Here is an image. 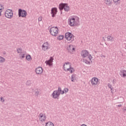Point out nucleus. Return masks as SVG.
<instances>
[{"mask_svg": "<svg viewBox=\"0 0 126 126\" xmlns=\"http://www.w3.org/2000/svg\"><path fill=\"white\" fill-rule=\"evenodd\" d=\"M63 68L65 71H70L71 73H72L74 71L73 68L71 67V64H70V63L68 62H65L63 64Z\"/></svg>", "mask_w": 126, "mask_h": 126, "instance_id": "f257e3e1", "label": "nucleus"}, {"mask_svg": "<svg viewBox=\"0 0 126 126\" xmlns=\"http://www.w3.org/2000/svg\"><path fill=\"white\" fill-rule=\"evenodd\" d=\"M68 23L70 26H79V18H71L69 19Z\"/></svg>", "mask_w": 126, "mask_h": 126, "instance_id": "f03ea898", "label": "nucleus"}, {"mask_svg": "<svg viewBox=\"0 0 126 126\" xmlns=\"http://www.w3.org/2000/svg\"><path fill=\"white\" fill-rule=\"evenodd\" d=\"M62 88L60 87H58V90L56 91H54L52 93V97L54 99H57L58 97L61 95V93H62Z\"/></svg>", "mask_w": 126, "mask_h": 126, "instance_id": "7ed1b4c3", "label": "nucleus"}, {"mask_svg": "<svg viewBox=\"0 0 126 126\" xmlns=\"http://www.w3.org/2000/svg\"><path fill=\"white\" fill-rule=\"evenodd\" d=\"M65 38L67 41H71L70 43H72L74 41V35L71 32H67L65 34Z\"/></svg>", "mask_w": 126, "mask_h": 126, "instance_id": "20e7f679", "label": "nucleus"}, {"mask_svg": "<svg viewBox=\"0 0 126 126\" xmlns=\"http://www.w3.org/2000/svg\"><path fill=\"white\" fill-rule=\"evenodd\" d=\"M89 55V56H88ZM81 56L84 58L88 57V59H89L90 61H91V60H92V56L89 54V52H88V51L87 50H82L81 52Z\"/></svg>", "mask_w": 126, "mask_h": 126, "instance_id": "39448f33", "label": "nucleus"}, {"mask_svg": "<svg viewBox=\"0 0 126 126\" xmlns=\"http://www.w3.org/2000/svg\"><path fill=\"white\" fill-rule=\"evenodd\" d=\"M59 32V29L58 28V27H52L49 31V32L52 36H55L56 37V36H58V33Z\"/></svg>", "mask_w": 126, "mask_h": 126, "instance_id": "423d86ee", "label": "nucleus"}, {"mask_svg": "<svg viewBox=\"0 0 126 126\" xmlns=\"http://www.w3.org/2000/svg\"><path fill=\"white\" fill-rule=\"evenodd\" d=\"M5 16L9 19L12 18L13 17V12L10 9H7L5 12Z\"/></svg>", "mask_w": 126, "mask_h": 126, "instance_id": "0eeeda50", "label": "nucleus"}, {"mask_svg": "<svg viewBox=\"0 0 126 126\" xmlns=\"http://www.w3.org/2000/svg\"><path fill=\"white\" fill-rule=\"evenodd\" d=\"M27 15V12L24 10H19V17H26Z\"/></svg>", "mask_w": 126, "mask_h": 126, "instance_id": "6e6552de", "label": "nucleus"}, {"mask_svg": "<svg viewBox=\"0 0 126 126\" xmlns=\"http://www.w3.org/2000/svg\"><path fill=\"white\" fill-rule=\"evenodd\" d=\"M17 52L18 54H20V59H24L25 58V54L22 53V48H17Z\"/></svg>", "mask_w": 126, "mask_h": 126, "instance_id": "1a4fd4ad", "label": "nucleus"}, {"mask_svg": "<svg viewBox=\"0 0 126 126\" xmlns=\"http://www.w3.org/2000/svg\"><path fill=\"white\" fill-rule=\"evenodd\" d=\"M53 61H54V58L51 57L49 60L45 61V63L47 65L52 66L53 65Z\"/></svg>", "mask_w": 126, "mask_h": 126, "instance_id": "9d476101", "label": "nucleus"}, {"mask_svg": "<svg viewBox=\"0 0 126 126\" xmlns=\"http://www.w3.org/2000/svg\"><path fill=\"white\" fill-rule=\"evenodd\" d=\"M57 12H58V9L56 7H54L51 9V14L52 17H55L56 16V14H57Z\"/></svg>", "mask_w": 126, "mask_h": 126, "instance_id": "9b49d317", "label": "nucleus"}, {"mask_svg": "<svg viewBox=\"0 0 126 126\" xmlns=\"http://www.w3.org/2000/svg\"><path fill=\"white\" fill-rule=\"evenodd\" d=\"M39 120L41 122H45L46 121V119H47V117H46V115L44 113H40L39 114Z\"/></svg>", "mask_w": 126, "mask_h": 126, "instance_id": "f8f14e48", "label": "nucleus"}, {"mask_svg": "<svg viewBox=\"0 0 126 126\" xmlns=\"http://www.w3.org/2000/svg\"><path fill=\"white\" fill-rule=\"evenodd\" d=\"M35 71L36 74H42V73H43V68L40 66L37 67L35 69Z\"/></svg>", "mask_w": 126, "mask_h": 126, "instance_id": "ddd939ff", "label": "nucleus"}, {"mask_svg": "<svg viewBox=\"0 0 126 126\" xmlns=\"http://www.w3.org/2000/svg\"><path fill=\"white\" fill-rule=\"evenodd\" d=\"M98 79H92L91 80V83L92 85H97L98 84Z\"/></svg>", "mask_w": 126, "mask_h": 126, "instance_id": "4468645a", "label": "nucleus"}, {"mask_svg": "<svg viewBox=\"0 0 126 126\" xmlns=\"http://www.w3.org/2000/svg\"><path fill=\"white\" fill-rule=\"evenodd\" d=\"M59 8L60 10V11H62V10H63L64 8V3H61L59 4Z\"/></svg>", "mask_w": 126, "mask_h": 126, "instance_id": "2eb2a0df", "label": "nucleus"}, {"mask_svg": "<svg viewBox=\"0 0 126 126\" xmlns=\"http://www.w3.org/2000/svg\"><path fill=\"white\" fill-rule=\"evenodd\" d=\"M64 10L65 11H68L69 10V6L67 5V3H64Z\"/></svg>", "mask_w": 126, "mask_h": 126, "instance_id": "dca6fc26", "label": "nucleus"}, {"mask_svg": "<svg viewBox=\"0 0 126 126\" xmlns=\"http://www.w3.org/2000/svg\"><path fill=\"white\" fill-rule=\"evenodd\" d=\"M5 62V59L3 58L2 57L0 56V63H3Z\"/></svg>", "mask_w": 126, "mask_h": 126, "instance_id": "f3484780", "label": "nucleus"}, {"mask_svg": "<svg viewBox=\"0 0 126 126\" xmlns=\"http://www.w3.org/2000/svg\"><path fill=\"white\" fill-rule=\"evenodd\" d=\"M107 40L108 41H110V42H113V41H114V38L111 37V35H108L107 36Z\"/></svg>", "mask_w": 126, "mask_h": 126, "instance_id": "a211bd4d", "label": "nucleus"}, {"mask_svg": "<svg viewBox=\"0 0 126 126\" xmlns=\"http://www.w3.org/2000/svg\"><path fill=\"white\" fill-rule=\"evenodd\" d=\"M105 3L107 5H111L112 3V0H105Z\"/></svg>", "mask_w": 126, "mask_h": 126, "instance_id": "6ab92c4d", "label": "nucleus"}, {"mask_svg": "<svg viewBox=\"0 0 126 126\" xmlns=\"http://www.w3.org/2000/svg\"><path fill=\"white\" fill-rule=\"evenodd\" d=\"M45 126H54V124L51 122H49L46 123Z\"/></svg>", "mask_w": 126, "mask_h": 126, "instance_id": "aec40b11", "label": "nucleus"}, {"mask_svg": "<svg viewBox=\"0 0 126 126\" xmlns=\"http://www.w3.org/2000/svg\"><path fill=\"white\" fill-rule=\"evenodd\" d=\"M63 35H59L57 39L58 40H59L60 41H61V40H63Z\"/></svg>", "mask_w": 126, "mask_h": 126, "instance_id": "412c9836", "label": "nucleus"}, {"mask_svg": "<svg viewBox=\"0 0 126 126\" xmlns=\"http://www.w3.org/2000/svg\"><path fill=\"white\" fill-rule=\"evenodd\" d=\"M26 60L27 61H31V56H30V55H28L26 56Z\"/></svg>", "mask_w": 126, "mask_h": 126, "instance_id": "4be33fe9", "label": "nucleus"}, {"mask_svg": "<svg viewBox=\"0 0 126 126\" xmlns=\"http://www.w3.org/2000/svg\"><path fill=\"white\" fill-rule=\"evenodd\" d=\"M72 47V45H69V47L67 48V50L69 53H70L71 52V47Z\"/></svg>", "mask_w": 126, "mask_h": 126, "instance_id": "5701e85b", "label": "nucleus"}, {"mask_svg": "<svg viewBox=\"0 0 126 126\" xmlns=\"http://www.w3.org/2000/svg\"><path fill=\"white\" fill-rule=\"evenodd\" d=\"M83 63H86L87 64H90V62L87 61V60L84 59L83 60Z\"/></svg>", "mask_w": 126, "mask_h": 126, "instance_id": "b1692460", "label": "nucleus"}, {"mask_svg": "<svg viewBox=\"0 0 126 126\" xmlns=\"http://www.w3.org/2000/svg\"><path fill=\"white\" fill-rule=\"evenodd\" d=\"M48 49H49V47L44 46L43 45H42L43 51H47V50H48Z\"/></svg>", "mask_w": 126, "mask_h": 126, "instance_id": "393cba45", "label": "nucleus"}, {"mask_svg": "<svg viewBox=\"0 0 126 126\" xmlns=\"http://www.w3.org/2000/svg\"><path fill=\"white\" fill-rule=\"evenodd\" d=\"M40 94V91L37 90L36 91H35V96H36L37 97H38V95Z\"/></svg>", "mask_w": 126, "mask_h": 126, "instance_id": "a878e982", "label": "nucleus"}, {"mask_svg": "<svg viewBox=\"0 0 126 126\" xmlns=\"http://www.w3.org/2000/svg\"><path fill=\"white\" fill-rule=\"evenodd\" d=\"M42 46H43V47H49V43H48V42H46L45 43H44Z\"/></svg>", "mask_w": 126, "mask_h": 126, "instance_id": "bb28decb", "label": "nucleus"}, {"mask_svg": "<svg viewBox=\"0 0 126 126\" xmlns=\"http://www.w3.org/2000/svg\"><path fill=\"white\" fill-rule=\"evenodd\" d=\"M2 10H3V6L0 4V11L2 12Z\"/></svg>", "mask_w": 126, "mask_h": 126, "instance_id": "cd10ccee", "label": "nucleus"}, {"mask_svg": "<svg viewBox=\"0 0 126 126\" xmlns=\"http://www.w3.org/2000/svg\"><path fill=\"white\" fill-rule=\"evenodd\" d=\"M108 87H109L110 88V89H111V90L112 91V89H113V86H112V85H111V84L109 83L108 84Z\"/></svg>", "mask_w": 126, "mask_h": 126, "instance_id": "c85d7f7f", "label": "nucleus"}, {"mask_svg": "<svg viewBox=\"0 0 126 126\" xmlns=\"http://www.w3.org/2000/svg\"><path fill=\"white\" fill-rule=\"evenodd\" d=\"M71 52H75V48L73 47V46L72 45V47H71Z\"/></svg>", "mask_w": 126, "mask_h": 126, "instance_id": "c756f323", "label": "nucleus"}, {"mask_svg": "<svg viewBox=\"0 0 126 126\" xmlns=\"http://www.w3.org/2000/svg\"><path fill=\"white\" fill-rule=\"evenodd\" d=\"M64 92H65V93H67V92H68V88H64Z\"/></svg>", "mask_w": 126, "mask_h": 126, "instance_id": "7c9ffc66", "label": "nucleus"}, {"mask_svg": "<svg viewBox=\"0 0 126 126\" xmlns=\"http://www.w3.org/2000/svg\"><path fill=\"white\" fill-rule=\"evenodd\" d=\"M71 79H75V74L72 75Z\"/></svg>", "mask_w": 126, "mask_h": 126, "instance_id": "2f4dec72", "label": "nucleus"}, {"mask_svg": "<svg viewBox=\"0 0 126 126\" xmlns=\"http://www.w3.org/2000/svg\"><path fill=\"white\" fill-rule=\"evenodd\" d=\"M38 21H42V17L41 16L39 17Z\"/></svg>", "mask_w": 126, "mask_h": 126, "instance_id": "473e14b6", "label": "nucleus"}, {"mask_svg": "<svg viewBox=\"0 0 126 126\" xmlns=\"http://www.w3.org/2000/svg\"><path fill=\"white\" fill-rule=\"evenodd\" d=\"M0 101L1 102H4V99L3 98V97L0 98Z\"/></svg>", "mask_w": 126, "mask_h": 126, "instance_id": "72a5a7b5", "label": "nucleus"}, {"mask_svg": "<svg viewBox=\"0 0 126 126\" xmlns=\"http://www.w3.org/2000/svg\"><path fill=\"white\" fill-rule=\"evenodd\" d=\"M121 100H122V101H120L119 103H123V101H124V98L123 97H120Z\"/></svg>", "mask_w": 126, "mask_h": 126, "instance_id": "f704fd0d", "label": "nucleus"}, {"mask_svg": "<svg viewBox=\"0 0 126 126\" xmlns=\"http://www.w3.org/2000/svg\"><path fill=\"white\" fill-rule=\"evenodd\" d=\"M123 112H126V107L123 108Z\"/></svg>", "mask_w": 126, "mask_h": 126, "instance_id": "c9c22d12", "label": "nucleus"}, {"mask_svg": "<svg viewBox=\"0 0 126 126\" xmlns=\"http://www.w3.org/2000/svg\"><path fill=\"white\" fill-rule=\"evenodd\" d=\"M60 94H64V91H62L61 93Z\"/></svg>", "mask_w": 126, "mask_h": 126, "instance_id": "e433bc0d", "label": "nucleus"}, {"mask_svg": "<svg viewBox=\"0 0 126 126\" xmlns=\"http://www.w3.org/2000/svg\"><path fill=\"white\" fill-rule=\"evenodd\" d=\"M113 84H115V83H116V79L113 80Z\"/></svg>", "mask_w": 126, "mask_h": 126, "instance_id": "4c0bfd02", "label": "nucleus"}, {"mask_svg": "<svg viewBox=\"0 0 126 126\" xmlns=\"http://www.w3.org/2000/svg\"><path fill=\"white\" fill-rule=\"evenodd\" d=\"M118 0H113L114 2H118Z\"/></svg>", "mask_w": 126, "mask_h": 126, "instance_id": "58836bf2", "label": "nucleus"}, {"mask_svg": "<svg viewBox=\"0 0 126 126\" xmlns=\"http://www.w3.org/2000/svg\"><path fill=\"white\" fill-rule=\"evenodd\" d=\"M117 107H122V104H119L118 105H117Z\"/></svg>", "mask_w": 126, "mask_h": 126, "instance_id": "ea45409f", "label": "nucleus"}, {"mask_svg": "<svg viewBox=\"0 0 126 126\" xmlns=\"http://www.w3.org/2000/svg\"><path fill=\"white\" fill-rule=\"evenodd\" d=\"M111 93H114V89H113V88H112V90H111Z\"/></svg>", "mask_w": 126, "mask_h": 126, "instance_id": "a19ab883", "label": "nucleus"}, {"mask_svg": "<svg viewBox=\"0 0 126 126\" xmlns=\"http://www.w3.org/2000/svg\"><path fill=\"white\" fill-rule=\"evenodd\" d=\"M92 79H98L96 77H93Z\"/></svg>", "mask_w": 126, "mask_h": 126, "instance_id": "79ce46f5", "label": "nucleus"}, {"mask_svg": "<svg viewBox=\"0 0 126 126\" xmlns=\"http://www.w3.org/2000/svg\"><path fill=\"white\" fill-rule=\"evenodd\" d=\"M75 80V79H71V82H74Z\"/></svg>", "mask_w": 126, "mask_h": 126, "instance_id": "37998d69", "label": "nucleus"}, {"mask_svg": "<svg viewBox=\"0 0 126 126\" xmlns=\"http://www.w3.org/2000/svg\"><path fill=\"white\" fill-rule=\"evenodd\" d=\"M1 12H0V16H1Z\"/></svg>", "mask_w": 126, "mask_h": 126, "instance_id": "c03bdc74", "label": "nucleus"}, {"mask_svg": "<svg viewBox=\"0 0 126 126\" xmlns=\"http://www.w3.org/2000/svg\"><path fill=\"white\" fill-rule=\"evenodd\" d=\"M63 14V11H61V14Z\"/></svg>", "mask_w": 126, "mask_h": 126, "instance_id": "a18cd8bd", "label": "nucleus"}]
</instances>
